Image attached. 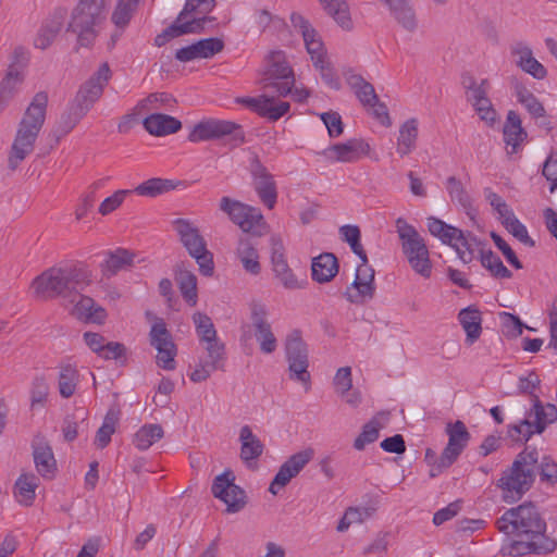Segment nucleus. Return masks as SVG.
Here are the masks:
<instances>
[{"instance_id":"nucleus-1","label":"nucleus","mask_w":557,"mask_h":557,"mask_svg":"<svg viewBox=\"0 0 557 557\" xmlns=\"http://www.w3.org/2000/svg\"><path fill=\"white\" fill-rule=\"evenodd\" d=\"M499 532L519 537L508 547L509 555L548 554L557 547V542L546 535V522L533 503H524L510 508L497 519Z\"/></svg>"},{"instance_id":"nucleus-2","label":"nucleus","mask_w":557,"mask_h":557,"mask_svg":"<svg viewBox=\"0 0 557 557\" xmlns=\"http://www.w3.org/2000/svg\"><path fill=\"white\" fill-rule=\"evenodd\" d=\"M90 283V272L77 262H65L52 267L36 276L32 288L42 299L62 298L73 304Z\"/></svg>"},{"instance_id":"nucleus-3","label":"nucleus","mask_w":557,"mask_h":557,"mask_svg":"<svg viewBox=\"0 0 557 557\" xmlns=\"http://www.w3.org/2000/svg\"><path fill=\"white\" fill-rule=\"evenodd\" d=\"M48 95L37 92L27 107L11 147L8 165L15 170L20 163L34 150L35 141L45 123Z\"/></svg>"},{"instance_id":"nucleus-4","label":"nucleus","mask_w":557,"mask_h":557,"mask_svg":"<svg viewBox=\"0 0 557 557\" xmlns=\"http://www.w3.org/2000/svg\"><path fill=\"white\" fill-rule=\"evenodd\" d=\"M539 461L536 449L521 451L512 466L504 471L498 480V486L503 491V498L512 503L522 497L530 490L535 478V468Z\"/></svg>"},{"instance_id":"nucleus-5","label":"nucleus","mask_w":557,"mask_h":557,"mask_svg":"<svg viewBox=\"0 0 557 557\" xmlns=\"http://www.w3.org/2000/svg\"><path fill=\"white\" fill-rule=\"evenodd\" d=\"M106 7L87 0H79L72 10L67 32L77 36L82 47L94 45L98 36V26L106 20Z\"/></svg>"},{"instance_id":"nucleus-6","label":"nucleus","mask_w":557,"mask_h":557,"mask_svg":"<svg viewBox=\"0 0 557 557\" xmlns=\"http://www.w3.org/2000/svg\"><path fill=\"white\" fill-rule=\"evenodd\" d=\"M396 230L401 242L403 252L412 270L423 277L431 275L432 265L425 240L414 226L403 218L396 220Z\"/></svg>"},{"instance_id":"nucleus-7","label":"nucleus","mask_w":557,"mask_h":557,"mask_svg":"<svg viewBox=\"0 0 557 557\" xmlns=\"http://www.w3.org/2000/svg\"><path fill=\"white\" fill-rule=\"evenodd\" d=\"M188 139L191 143L224 139L232 147H238L245 143V132L233 121L207 119L194 125Z\"/></svg>"},{"instance_id":"nucleus-8","label":"nucleus","mask_w":557,"mask_h":557,"mask_svg":"<svg viewBox=\"0 0 557 557\" xmlns=\"http://www.w3.org/2000/svg\"><path fill=\"white\" fill-rule=\"evenodd\" d=\"M259 84L263 89H274L278 96L283 97L292 91V86L295 85V75L284 51L269 52Z\"/></svg>"},{"instance_id":"nucleus-9","label":"nucleus","mask_w":557,"mask_h":557,"mask_svg":"<svg viewBox=\"0 0 557 557\" xmlns=\"http://www.w3.org/2000/svg\"><path fill=\"white\" fill-rule=\"evenodd\" d=\"M533 406L529 418L508 428L509 436L515 441H528L534 433H542L546 426L557 421V408L553 404H543L533 395Z\"/></svg>"},{"instance_id":"nucleus-10","label":"nucleus","mask_w":557,"mask_h":557,"mask_svg":"<svg viewBox=\"0 0 557 557\" xmlns=\"http://www.w3.org/2000/svg\"><path fill=\"white\" fill-rule=\"evenodd\" d=\"M220 210L228 215L244 233L260 237L267 233V223L260 209L245 205L230 197H222Z\"/></svg>"},{"instance_id":"nucleus-11","label":"nucleus","mask_w":557,"mask_h":557,"mask_svg":"<svg viewBox=\"0 0 557 557\" xmlns=\"http://www.w3.org/2000/svg\"><path fill=\"white\" fill-rule=\"evenodd\" d=\"M153 320L154 322L149 332V343L158 352L156 362L163 370L172 371L176 367V345L164 320L158 317H154Z\"/></svg>"},{"instance_id":"nucleus-12","label":"nucleus","mask_w":557,"mask_h":557,"mask_svg":"<svg viewBox=\"0 0 557 557\" xmlns=\"http://www.w3.org/2000/svg\"><path fill=\"white\" fill-rule=\"evenodd\" d=\"M286 358L288 361L289 377L301 382L306 391L310 388V373L308 371V350L298 331H294L286 341Z\"/></svg>"},{"instance_id":"nucleus-13","label":"nucleus","mask_w":557,"mask_h":557,"mask_svg":"<svg viewBox=\"0 0 557 557\" xmlns=\"http://www.w3.org/2000/svg\"><path fill=\"white\" fill-rule=\"evenodd\" d=\"M248 171L252 177L253 188L259 199L268 209H273L277 200L276 183L273 175L255 152H251L249 156Z\"/></svg>"},{"instance_id":"nucleus-14","label":"nucleus","mask_w":557,"mask_h":557,"mask_svg":"<svg viewBox=\"0 0 557 557\" xmlns=\"http://www.w3.org/2000/svg\"><path fill=\"white\" fill-rule=\"evenodd\" d=\"M207 351V360H200L195 370L189 374L190 381L200 383L210 377L216 370H223L225 362V345L216 336L201 342Z\"/></svg>"},{"instance_id":"nucleus-15","label":"nucleus","mask_w":557,"mask_h":557,"mask_svg":"<svg viewBox=\"0 0 557 557\" xmlns=\"http://www.w3.org/2000/svg\"><path fill=\"white\" fill-rule=\"evenodd\" d=\"M234 480L233 472L226 470L213 480L211 486L213 496L226 504L228 512H237L246 505L245 491L236 485Z\"/></svg>"},{"instance_id":"nucleus-16","label":"nucleus","mask_w":557,"mask_h":557,"mask_svg":"<svg viewBox=\"0 0 557 557\" xmlns=\"http://www.w3.org/2000/svg\"><path fill=\"white\" fill-rule=\"evenodd\" d=\"M374 275V269L368 262L361 261L357 267L351 285L344 294L346 299L356 305H363L373 299L375 295Z\"/></svg>"},{"instance_id":"nucleus-17","label":"nucleus","mask_w":557,"mask_h":557,"mask_svg":"<svg viewBox=\"0 0 557 557\" xmlns=\"http://www.w3.org/2000/svg\"><path fill=\"white\" fill-rule=\"evenodd\" d=\"M111 78V70L107 62L102 63L97 72L89 77L78 89L73 101L85 111H89L101 97L104 86Z\"/></svg>"},{"instance_id":"nucleus-18","label":"nucleus","mask_w":557,"mask_h":557,"mask_svg":"<svg viewBox=\"0 0 557 557\" xmlns=\"http://www.w3.org/2000/svg\"><path fill=\"white\" fill-rule=\"evenodd\" d=\"M250 321L255 337L260 344V350L264 354H272L276 350L277 341L272 332L271 323L268 321V310L261 302L250 304Z\"/></svg>"},{"instance_id":"nucleus-19","label":"nucleus","mask_w":557,"mask_h":557,"mask_svg":"<svg viewBox=\"0 0 557 557\" xmlns=\"http://www.w3.org/2000/svg\"><path fill=\"white\" fill-rule=\"evenodd\" d=\"M312 448H307L292 455L278 469L273 478L269 492L276 495L280 490L285 487L292 479L296 478L307 463L313 458Z\"/></svg>"},{"instance_id":"nucleus-20","label":"nucleus","mask_w":557,"mask_h":557,"mask_svg":"<svg viewBox=\"0 0 557 557\" xmlns=\"http://www.w3.org/2000/svg\"><path fill=\"white\" fill-rule=\"evenodd\" d=\"M236 101L246 106L259 116L272 122L280 120L290 108L287 101L277 100L267 95L238 98Z\"/></svg>"},{"instance_id":"nucleus-21","label":"nucleus","mask_w":557,"mask_h":557,"mask_svg":"<svg viewBox=\"0 0 557 557\" xmlns=\"http://www.w3.org/2000/svg\"><path fill=\"white\" fill-rule=\"evenodd\" d=\"M370 152V145L360 138L334 144L322 151L331 162H356Z\"/></svg>"},{"instance_id":"nucleus-22","label":"nucleus","mask_w":557,"mask_h":557,"mask_svg":"<svg viewBox=\"0 0 557 557\" xmlns=\"http://www.w3.org/2000/svg\"><path fill=\"white\" fill-rule=\"evenodd\" d=\"M290 21L294 28L302 36L307 52L310 54L313 64L321 63L326 60V51L318 33L310 23L300 14L293 13Z\"/></svg>"},{"instance_id":"nucleus-23","label":"nucleus","mask_w":557,"mask_h":557,"mask_svg":"<svg viewBox=\"0 0 557 557\" xmlns=\"http://www.w3.org/2000/svg\"><path fill=\"white\" fill-rule=\"evenodd\" d=\"M172 226L188 253H196L207 245L199 228L190 220L175 219L172 221Z\"/></svg>"},{"instance_id":"nucleus-24","label":"nucleus","mask_w":557,"mask_h":557,"mask_svg":"<svg viewBox=\"0 0 557 557\" xmlns=\"http://www.w3.org/2000/svg\"><path fill=\"white\" fill-rule=\"evenodd\" d=\"M458 321L466 333L465 343L467 346H472L476 343L483 332L482 327V312L480 309L471 305L467 308H463L458 313Z\"/></svg>"},{"instance_id":"nucleus-25","label":"nucleus","mask_w":557,"mask_h":557,"mask_svg":"<svg viewBox=\"0 0 557 557\" xmlns=\"http://www.w3.org/2000/svg\"><path fill=\"white\" fill-rule=\"evenodd\" d=\"M507 153H517L521 144L527 139L528 133L521 125V119L515 111H509L503 129Z\"/></svg>"},{"instance_id":"nucleus-26","label":"nucleus","mask_w":557,"mask_h":557,"mask_svg":"<svg viewBox=\"0 0 557 557\" xmlns=\"http://www.w3.org/2000/svg\"><path fill=\"white\" fill-rule=\"evenodd\" d=\"M64 10H57L49 18H47L34 39L35 47L41 50L50 47L55 37L61 32L64 25Z\"/></svg>"},{"instance_id":"nucleus-27","label":"nucleus","mask_w":557,"mask_h":557,"mask_svg":"<svg viewBox=\"0 0 557 557\" xmlns=\"http://www.w3.org/2000/svg\"><path fill=\"white\" fill-rule=\"evenodd\" d=\"M484 244L469 232L455 227V251L463 263L471 262L476 253L481 257Z\"/></svg>"},{"instance_id":"nucleus-28","label":"nucleus","mask_w":557,"mask_h":557,"mask_svg":"<svg viewBox=\"0 0 557 557\" xmlns=\"http://www.w3.org/2000/svg\"><path fill=\"white\" fill-rule=\"evenodd\" d=\"M74 307L72 309V314L84 322H92V323H103L107 313L106 310L96 305L95 300L88 296H83L79 293L76 301L74 302Z\"/></svg>"},{"instance_id":"nucleus-29","label":"nucleus","mask_w":557,"mask_h":557,"mask_svg":"<svg viewBox=\"0 0 557 557\" xmlns=\"http://www.w3.org/2000/svg\"><path fill=\"white\" fill-rule=\"evenodd\" d=\"M34 462L38 473L46 479H52L57 471V461L51 446L46 441L33 445Z\"/></svg>"},{"instance_id":"nucleus-30","label":"nucleus","mask_w":557,"mask_h":557,"mask_svg":"<svg viewBox=\"0 0 557 557\" xmlns=\"http://www.w3.org/2000/svg\"><path fill=\"white\" fill-rule=\"evenodd\" d=\"M145 129L153 136L174 134L182 128V123L176 117L162 113H152L143 121Z\"/></svg>"},{"instance_id":"nucleus-31","label":"nucleus","mask_w":557,"mask_h":557,"mask_svg":"<svg viewBox=\"0 0 557 557\" xmlns=\"http://www.w3.org/2000/svg\"><path fill=\"white\" fill-rule=\"evenodd\" d=\"M312 280L318 283H327L338 273V261L335 255L323 252L312 259Z\"/></svg>"},{"instance_id":"nucleus-32","label":"nucleus","mask_w":557,"mask_h":557,"mask_svg":"<svg viewBox=\"0 0 557 557\" xmlns=\"http://www.w3.org/2000/svg\"><path fill=\"white\" fill-rule=\"evenodd\" d=\"M240 458L249 465L250 461L257 460L263 453L264 445L255 435L249 425H244L239 432Z\"/></svg>"},{"instance_id":"nucleus-33","label":"nucleus","mask_w":557,"mask_h":557,"mask_svg":"<svg viewBox=\"0 0 557 557\" xmlns=\"http://www.w3.org/2000/svg\"><path fill=\"white\" fill-rule=\"evenodd\" d=\"M394 20L406 30L414 32L418 21L414 10L408 0H389L386 3Z\"/></svg>"},{"instance_id":"nucleus-34","label":"nucleus","mask_w":557,"mask_h":557,"mask_svg":"<svg viewBox=\"0 0 557 557\" xmlns=\"http://www.w3.org/2000/svg\"><path fill=\"white\" fill-rule=\"evenodd\" d=\"M237 257L240 260L246 272L258 275L261 271L259 255L253 243L249 237H242L238 242Z\"/></svg>"},{"instance_id":"nucleus-35","label":"nucleus","mask_w":557,"mask_h":557,"mask_svg":"<svg viewBox=\"0 0 557 557\" xmlns=\"http://www.w3.org/2000/svg\"><path fill=\"white\" fill-rule=\"evenodd\" d=\"M86 114L87 111L72 100L55 124L53 132L57 139L69 134Z\"/></svg>"},{"instance_id":"nucleus-36","label":"nucleus","mask_w":557,"mask_h":557,"mask_svg":"<svg viewBox=\"0 0 557 557\" xmlns=\"http://www.w3.org/2000/svg\"><path fill=\"white\" fill-rule=\"evenodd\" d=\"M39 479L35 474H21L14 484V497L23 506H32Z\"/></svg>"},{"instance_id":"nucleus-37","label":"nucleus","mask_w":557,"mask_h":557,"mask_svg":"<svg viewBox=\"0 0 557 557\" xmlns=\"http://www.w3.org/2000/svg\"><path fill=\"white\" fill-rule=\"evenodd\" d=\"M346 82L363 107L377 101V95L373 85L361 75L348 73L346 74Z\"/></svg>"},{"instance_id":"nucleus-38","label":"nucleus","mask_w":557,"mask_h":557,"mask_svg":"<svg viewBox=\"0 0 557 557\" xmlns=\"http://www.w3.org/2000/svg\"><path fill=\"white\" fill-rule=\"evenodd\" d=\"M79 383V373L75 366L61 364L58 374V388L63 398H70L76 392Z\"/></svg>"},{"instance_id":"nucleus-39","label":"nucleus","mask_w":557,"mask_h":557,"mask_svg":"<svg viewBox=\"0 0 557 557\" xmlns=\"http://www.w3.org/2000/svg\"><path fill=\"white\" fill-rule=\"evenodd\" d=\"M176 282L186 302L193 307L196 306L198 298L196 275L191 271L178 267L176 271Z\"/></svg>"},{"instance_id":"nucleus-40","label":"nucleus","mask_w":557,"mask_h":557,"mask_svg":"<svg viewBox=\"0 0 557 557\" xmlns=\"http://www.w3.org/2000/svg\"><path fill=\"white\" fill-rule=\"evenodd\" d=\"M460 85L465 90V96L469 103L483 95H487L491 87L488 79L483 78L480 83H478L476 78L471 72L461 73Z\"/></svg>"},{"instance_id":"nucleus-41","label":"nucleus","mask_w":557,"mask_h":557,"mask_svg":"<svg viewBox=\"0 0 557 557\" xmlns=\"http://www.w3.org/2000/svg\"><path fill=\"white\" fill-rule=\"evenodd\" d=\"M176 184L172 180L152 177L137 185L132 193L144 197H157L170 190H173Z\"/></svg>"},{"instance_id":"nucleus-42","label":"nucleus","mask_w":557,"mask_h":557,"mask_svg":"<svg viewBox=\"0 0 557 557\" xmlns=\"http://www.w3.org/2000/svg\"><path fill=\"white\" fill-rule=\"evenodd\" d=\"M418 137V121L416 119L407 120L399 129L397 152L404 157L416 148Z\"/></svg>"},{"instance_id":"nucleus-43","label":"nucleus","mask_w":557,"mask_h":557,"mask_svg":"<svg viewBox=\"0 0 557 557\" xmlns=\"http://www.w3.org/2000/svg\"><path fill=\"white\" fill-rule=\"evenodd\" d=\"M140 0H117L111 21L117 29H125L134 16Z\"/></svg>"},{"instance_id":"nucleus-44","label":"nucleus","mask_w":557,"mask_h":557,"mask_svg":"<svg viewBox=\"0 0 557 557\" xmlns=\"http://www.w3.org/2000/svg\"><path fill=\"white\" fill-rule=\"evenodd\" d=\"M164 435L160 424H145L134 435L133 443L139 450H146Z\"/></svg>"},{"instance_id":"nucleus-45","label":"nucleus","mask_w":557,"mask_h":557,"mask_svg":"<svg viewBox=\"0 0 557 557\" xmlns=\"http://www.w3.org/2000/svg\"><path fill=\"white\" fill-rule=\"evenodd\" d=\"M135 255L131 251L117 248L109 252L108 258L103 264V270L108 275H114L121 270H125L133 264Z\"/></svg>"},{"instance_id":"nucleus-46","label":"nucleus","mask_w":557,"mask_h":557,"mask_svg":"<svg viewBox=\"0 0 557 557\" xmlns=\"http://www.w3.org/2000/svg\"><path fill=\"white\" fill-rule=\"evenodd\" d=\"M324 10L331 15L336 23L345 28L351 27V18L348 11V5L345 0H319Z\"/></svg>"},{"instance_id":"nucleus-47","label":"nucleus","mask_w":557,"mask_h":557,"mask_svg":"<svg viewBox=\"0 0 557 557\" xmlns=\"http://www.w3.org/2000/svg\"><path fill=\"white\" fill-rule=\"evenodd\" d=\"M480 261L482 267L496 278H510L512 276L511 271L504 265L500 258L491 249L481 250Z\"/></svg>"},{"instance_id":"nucleus-48","label":"nucleus","mask_w":557,"mask_h":557,"mask_svg":"<svg viewBox=\"0 0 557 557\" xmlns=\"http://www.w3.org/2000/svg\"><path fill=\"white\" fill-rule=\"evenodd\" d=\"M176 104L175 98L169 92H152L140 100L137 104L139 111H151L158 109H172Z\"/></svg>"},{"instance_id":"nucleus-49","label":"nucleus","mask_w":557,"mask_h":557,"mask_svg":"<svg viewBox=\"0 0 557 557\" xmlns=\"http://www.w3.org/2000/svg\"><path fill=\"white\" fill-rule=\"evenodd\" d=\"M23 73L15 65H10L7 75L0 84V100H9L15 94L17 87L23 83Z\"/></svg>"},{"instance_id":"nucleus-50","label":"nucleus","mask_w":557,"mask_h":557,"mask_svg":"<svg viewBox=\"0 0 557 557\" xmlns=\"http://www.w3.org/2000/svg\"><path fill=\"white\" fill-rule=\"evenodd\" d=\"M516 94L518 97V101L525 107L528 112L534 119L545 117L546 111L544 106L529 89H527V87L522 85H517Z\"/></svg>"},{"instance_id":"nucleus-51","label":"nucleus","mask_w":557,"mask_h":557,"mask_svg":"<svg viewBox=\"0 0 557 557\" xmlns=\"http://www.w3.org/2000/svg\"><path fill=\"white\" fill-rule=\"evenodd\" d=\"M446 433L448 435V442L441 458L430 465L431 478L440 475L443 469H447L453 465V422L446 424Z\"/></svg>"},{"instance_id":"nucleus-52","label":"nucleus","mask_w":557,"mask_h":557,"mask_svg":"<svg viewBox=\"0 0 557 557\" xmlns=\"http://www.w3.org/2000/svg\"><path fill=\"white\" fill-rule=\"evenodd\" d=\"M383 425L380 423L376 417L372 418L362 426L361 433L356 437L354 442V448L357 450H363L366 445L375 442L379 438L380 430Z\"/></svg>"},{"instance_id":"nucleus-53","label":"nucleus","mask_w":557,"mask_h":557,"mask_svg":"<svg viewBox=\"0 0 557 557\" xmlns=\"http://www.w3.org/2000/svg\"><path fill=\"white\" fill-rule=\"evenodd\" d=\"M470 104L486 125L493 126L496 123L498 114L487 95L481 96Z\"/></svg>"},{"instance_id":"nucleus-54","label":"nucleus","mask_w":557,"mask_h":557,"mask_svg":"<svg viewBox=\"0 0 557 557\" xmlns=\"http://www.w3.org/2000/svg\"><path fill=\"white\" fill-rule=\"evenodd\" d=\"M426 221L428 230L431 235L438 238L443 244L453 246V225L435 216H429Z\"/></svg>"},{"instance_id":"nucleus-55","label":"nucleus","mask_w":557,"mask_h":557,"mask_svg":"<svg viewBox=\"0 0 557 557\" xmlns=\"http://www.w3.org/2000/svg\"><path fill=\"white\" fill-rule=\"evenodd\" d=\"M193 322L200 343L218 335L214 324L208 314L199 311L195 312L193 314Z\"/></svg>"},{"instance_id":"nucleus-56","label":"nucleus","mask_w":557,"mask_h":557,"mask_svg":"<svg viewBox=\"0 0 557 557\" xmlns=\"http://www.w3.org/2000/svg\"><path fill=\"white\" fill-rule=\"evenodd\" d=\"M499 317L502 320L503 334L507 337L516 338L520 336L524 327L533 331V329L527 326L518 315L509 312H500Z\"/></svg>"},{"instance_id":"nucleus-57","label":"nucleus","mask_w":557,"mask_h":557,"mask_svg":"<svg viewBox=\"0 0 557 557\" xmlns=\"http://www.w3.org/2000/svg\"><path fill=\"white\" fill-rule=\"evenodd\" d=\"M49 394V384L45 376L37 375L32 382L30 406L35 409L37 406H44Z\"/></svg>"},{"instance_id":"nucleus-58","label":"nucleus","mask_w":557,"mask_h":557,"mask_svg":"<svg viewBox=\"0 0 557 557\" xmlns=\"http://www.w3.org/2000/svg\"><path fill=\"white\" fill-rule=\"evenodd\" d=\"M116 418L112 413L104 417L102 425L98 429L95 444L99 448H104L111 441V436L115 431Z\"/></svg>"},{"instance_id":"nucleus-59","label":"nucleus","mask_w":557,"mask_h":557,"mask_svg":"<svg viewBox=\"0 0 557 557\" xmlns=\"http://www.w3.org/2000/svg\"><path fill=\"white\" fill-rule=\"evenodd\" d=\"M215 7V0H186L183 10L178 14V20H185L191 13L207 14Z\"/></svg>"},{"instance_id":"nucleus-60","label":"nucleus","mask_w":557,"mask_h":557,"mask_svg":"<svg viewBox=\"0 0 557 557\" xmlns=\"http://www.w3.org/2000/svg\"><path fill=\"white\" fill-rule=\"evenodd\" d=\"M199 59H209L220 53L224 48V42L220 38H206L196 42Z\"/></svg>"},{"instance_id":"nucleus-61","label":"nucleus","mask_w":557,"mask_h":557,"mask_svg":"<svg viewBox=\"0 0 557 557\" xmlns=\"http://www.w3.org/2000/svg\"><path fill=\"white\" fill-rule=\"evenodd\" d=\"M273 272L275 277L286 289H298L304 287V284L297 280L288 263L275 267Z\"/></svg>"},{"instance_id":"nucleus-62","label":"nucleus","mask_w":557,"mask_h":557,"mask_svg":"<svg viewBox=\"0 0 557 557\" xmlns=\"http://www.w3.org/2000/svg\"><path fill=\"white\" fill-rule=\"evenodd\" d=\"M215 18L212 16H202L199 18H193L190 21L178 20V16L175 20V23L178 27V34H199L203 30L205 24L208 22H213Z\"/></svg>"},{"instance_id":"nucleus-63","label":"nucleus","mask_w":557,"mask_h":557,"mask_svg":"<svg viewBox=\"0 0 557 557\" xmlns=\"http://www.w3.org/2000/svg\"><path fill=\"white\" fill-rule=\"evenodd\" d=\"M132 193L131 189H119L110 197H107L99 206V213L103 216L115 211L125 200L126 196Z\"/></svg>"},{"instance_id":"nucleus-64","label":"nucleus","mask_w":557,"mask_h":557,"mask_svg":"<svg viewBox=\"0 0 557 557\" xmlns=\"http://www.w3.org/2000/svg\"><path fill=\"white\" fill-rule=\"evenodd\" d=\"M333 385L337 395H344L352 388V376L350 367H342L336 371Z\"/></svg>"}]
</instances>
